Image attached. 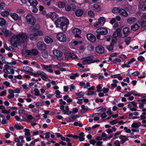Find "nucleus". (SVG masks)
I'll return each instance as SVG.
<instances>
[{
  "label": "nucleus",
  "instance_id": "46",
  "mask_svg": "<svg viewBox=\"0 0 146 146\" xmlns=\"http://www.w3.org/2000/svg\"><path fill=\"white\" fill-rule=\"evenodd\" d=\"M25 136H29L31 135V133L29 132L30 129H29L26 128L25 129Z\"/></svg>",
  "mask_w": 146,
  "mask_h": 146
},
{
  "label": "nucleus",
  "instance_id": "35",
  "mask_svg": "<svg viewBox=\"0 0 146 146\" xmlns=\"http://www.w3.org/2000/svg\"><path fill=\"white\" fill-rule=\"evenodd\" d=\"M98 21L103 26L106 22V20L104 17H101L99 19Z\"/></svg>",
  "mask_w": 146,
  "mask_h": 146
},
{
  "label": "nucleus",
  "instance_id": "37",
  "mask_svg": "<svg viewBox=\"0 0 146 146\" xmlns=\"http://www.w3.org/2000/svg\"><path fill=\"white\" fill-rule=\"evenodd\" d=\"M53 42L52 39L49 36L46 37V43L51 44Z\"/></svg>",
  "mask_w": 146,
  "mask_h": 146
},
{
  "label": "nucleus",
  "instance_id": "22",
  "mask_svg": "<svg viewBox=\"0 0 146 146\" xmlns=\"http://www.w3.org/2000/svg\"><path fill=\"white\" fill-rule=\"evenodd\" d=\"M2 32L6 36H10L11 35V33L7 29H3L2 30Z\"/></svg>",
  "mask_w": 146,
  "mask_h": 146
},
{
  "label": "nucleus",
  "instance_id": "38",
  "mask_svg": "<svg viewBox=\"0 0 146 146\" xmlns=\"http://www.w3.org/2000/svg\"><path fill=\"white\" fill-rule=\"evenodd\" d=\"M14 127L19 130L22 129L24 128V127L20 124V125H19L18 124H16L14 125Z\"/></svg>",
  "mask_w": 146,
  "mask_h": 146
},
{
  "label": "nucleus",
  "instance_id": "29",
  "mask_svg": "<svg viewBox=\"0 0 146 146\" xmlns=\"http://www.w3.org/2000/svg\"><path fill=\"white\" fill-rule=\"evenodd\" d=\"M141 125V123L139 122L137 123H133L131 125V127L133 128H137Z\"/></svg>",
  "mask_w": 146,
  "mask_h": 146
},
{
  "label": "nucleus",
  "instance_id": "2",
  "mask_svg": "<svg viewBox=\"0 0 146 146\" xmlns=\"http://www.w3.org/2000/svg\"><path fill=\"white\" fill-rule=\"evenodd\" d=\"M16 40L13 43L11 42L12 45L15 48L17 47L19 45H21L25 42L27 38L25 34L20 33L18 34L16 36Z\"/></svg>",
  "mask_w": 146,
  "mask_h": 146
},
{
  "label": "nucleus",
  "instance_id": "60",
  "mask_svg": "<svg viewBox=\"0 0 146 146\" xmlns=\"http://www.w3.org/2000/svg\"><path fill=\"white\" fill-rule=\"evenodd\" d=\"M38 9L36 6H33L32 8V11L33 13H36L38 11Z\"/></svg>",
  "mask_w": 146,
  "mask_h": 146
},
{
  "label": "nucleus",
  "instance_id": "53",
  "mask_svg": "<svg viewBox=\"0 0 146 146\" xmlns=\"http://www.w3.org/2000/svg\"><path fill=\"white\" fill-rule=\"evenodd\" d=\"M88 15L91 17H94V13L92 11H90L88 12Z\"/></svg>",
  "mask_w": 146,
  "mask_h": 146
},
{
  "label": "nucleus",
  "instance_id": "14",
  "mask_svg": "<svg viewBox=\"0 0 146 146\" xmlns=\"http://www.w3.org/2000/svg\"><path fill=\"white\" fill-rule=\"evenodd\" d=\"M119 138L121 139L120 142L121 144H123L129 140L127 137L125 135H121L119 136Z\"/></svg>",
  "mask_w": 146,
  "mask_h": 146
},
{
  "label": "nucleus",
  "instance_id": "18",
  "mask_svg": "<svg viewBox=\"0 0 146 146\" xmlns=\"http://www.w3.org/2000/svg\"><path fill=\"white\" fill-rule=\"evenodd\" d=\"M46 17H50L53 21L54 20L55 18H56V14L54 12L50 13V14L46 15Z\"/></svg>",
  "mask_w": 146,
  "mask_h": 146
},
{
  "label": "nucleus",
  "instance_id": "31",
  "mask_svg": "<svg viewBox=\"0 0 146 146\" xmlns=\"http://www.w3.org/2000/svg\"><path fill=\"white\" fill-rule=\"evenodd\" d=\"M6 22L5 20L3 18H0V26L3 27L6 23Z\"/></svg>",
  "mask_w": 146,
  "mask_h": 146
},
{
  "label": "nucleus",
  "instance_id": "58",
  "mask_svg": "<svg viewBox=\"0 0 146 146\" xmlns=\"http://www.w3.org/2000/svg\"><path fill=\"white\" fill-rule=\"evenodd\" d=\"M114 44L112 43L110 45L107 46V49L110 51L111 50H112L113 48V46Z\"/></svg>",
  "mask_w": 146,
  "mask_h": 146
},
{
  "label": "nucleus",
  "instance_id": "54",
  "mask_svg": "<svg viewBox=\"0 0 146 146\" xmlns=\"http://www.w3.org/2000/svg\"><path fill=\"white\" fill-rule=\"evenodd\" d=\"M73 43L74 45L76 46L78 44H80L82 43V40L78 41L76 40H75L73 42Z\"/></svg>",
  "mask_w": 146,
  "mask_h": 146
},
{
  "label": "nucleus",
  "instance_id": "39",
  "mask_svg": "<svg viewBox=\"0 0 146 146\" xmlns=\"http://www.w3.org/2000/svg\"><path fill=\"white\" fill-rule=\"evenodd\" d=\"M79 117V116L78 115H76L69 117V120L72 121L75 119L76 118H78Z\"/></svg>",
  "mask_w": 146,
  "mask_h": 146
},
{
  "label": "nucleus",
  "instance_id": "40",
  "mask_svg": "<svg viewBox=\"0 0 146 146\" xmlns=\"http://www.w3.org/2000/svg\"><path fill=\"white\" fill-rule=\"evenodd\" d=\"M139 8L140 9H141L143 11H146V5L145 4H140Z\"/></svg>",
  "mask_w": 146,
  "mask_h": 146
},
{
  "label": "nucleus",
  "instance_id": "1",
  "mask_svg": "<svg viewBox=\"0 0 146 146\" xmlns=\"http://www.w3.org/2000/svg\"><path fill=\"white\" fill-rule=\"evenodd\" d=\"M69 23L68 20L64 17L58 18L55 22L56 27L60 28L64 31L67 30L68 25Z\"/></svg>",
  "mask_w": 146,
  "mask_h": 146
},
{
  "label": "nucleus",
  "instance_id": "19",
  "mask_svg": "<svg viewBox=\"0 0 146 146\" xmlns=\"http://www.w3.org/2000/svg\"><path fill=\"white\" fill-rule=\"evenodd\" d=\"M119 13L121 16L125 17H126L129 15L127 12L123 9H120Z\"/></svg>",
  "mask_w": 146,
  "mask_h": 146
},
{
  "label": "nucleus",
  "instance_id": "17",
  "mask_svg": "<svg viewBox=\"0 0 146 146\" xmlns=\"http://www.w3.org/2000/svg\"><path fill=\"white\" fill-rule=\"evenodd\" d=\"M53 53L54 56L57 57H62V52L60 51L57 50H54Z\"/></svg>",
  "mask_w": 146,
  "mask_h": 146
},
{
  "label": "nucleus",
  "instance_id": "56",
  "mask_svg": "<svg viewBox=\"0 0 146 146\" xmlns=\"http://www.w3.org/2000/svg\"><path fill=\"white\" fill-rule=\"evenodd\" d=\"M131 130L132 131V132H131V135H133L134 132H137L138 133L139 132V130L138 129H136L134 128H132L131 129Z\"/></svg>",
  "mask_w": 146,
  "mask_h": 146
},
{
  "label": "nucleus",
  "instance_id": "57",
  "mask_svg": "<svg viewBox=\"0 0 146 146\" xmlns=\"http://www.w3.org/2000/svg\"><path fill=\"white\" fill-rule=\"evenodd\" d=\"M79 109L78 108H74L72 109V115H74L76 113Z\"/></svg>",
  "mask_w": 146,
  "mask_h": 146
},
{
  "label": "nucleus",
  "instance_id": "48",
  "mask_svg": "<svg viewBox=\"0 0 146 146\" xmlns=\"http://www.w3.org/2000/svg\"><path fill=\"white\" fill-rule=\"evenodd\" d=\"M131 38L130 37H128L125 40L126 44L128 45L129 44V43L131 41Z\"/></svg>",
  "mask_w": 146,
  "mask_h": 146
},
{
  "label": "nucleus",
  "instance_id": "32",
  "mask_svg": "<svg viewBox=\"0 0 146 146\" xmlns=\"http://www.w3.org/2000/svg\"><path fill=\"white\" fill-rule=\"evenodd\" d=\"M84 133L83 132H82L79 134V136L78 138H79V140L80 141H83L84 140Z\"/></svg>",
  "mask_w": 146,
  "mask_h": 146
},
{
  "label": "nucleus",
  "instance_id": "55",
  "mask_svg": "<svg viewBox=\"0 0 146 146\" xmlns=\"http://www.w3.org/2000/svg\"><path fill=\"white\" fill-rule=\"evenodd\" d=\"M25 69L26 70H27V74H28L27 73H30V72H30V71L31 72H33V70L32 68H30L28 66H27L26 67Z\"/></svg>",
  "mask_w": 146,
  "mask_h": 146
},
{
  "label": "nucleus",
  "instance_id": "62",
  "mask_svg": "<svg viewBox=\"0 0 146 146\" xmlns=\"http://www.w3.org/2000/svg\"><path fill=\"white\" fill-rule=\"evenodd\" d=\"M17 12L18 13H19L21 14H23L25 13V11L23 9H18L17 10Z\"/></svg>",
  "mask_w": 146,
  "mask_h": 146
},
{
  "label": "nucleus",
  "instance_id": "45",
  "mask_svg": "<svg viewBox=\"0 0 146 146\" xmlns=\"http://www.w3.org/2000/svg\"><path fill=\"white\" fill-rule=\"evenodd\" d=\"M124 7L128 11H130L132 9L131 6L128 4L125 5Z\"/></svg>",
  "mask_w": 146,
  "mask_h": 146
},
{
  "label": "nucleus",
  "instance_id": "49",
  "mask_svg": "<svg viewBox=\"0 0 146 146\" xmlns=\"http://www.w3.org/2000/svg\"><path fill=\"white\" fill-rule=\"evenodd\" d=\"M102 26L101 24L98 21V22H96L94 24V26L96 28H98Z\"/></svg>",
  "mask_w": 146,
  "mask_h": 146
},
{
  "label": "nucleus",
  "instance_id": "30",
  "mask_svg": "<svg viewBox=\"0 0 146 146\" xmlns=\"http://www.w3.org/2000/svg\"><path fill=\"white\" fill-rule=\"evenodd\" d=\"M120 9L119 7H115L112 9V12L114 14H118L120 12Z\"/></svg>",
  "mask_w": 146,
  "mask_h": 146
},
{
  "label": "nucleus",
  "instance_id": "8",
  "mask_svg": "<svg viewBox=\"0 0 146 146\" xmlns=\"http://www.w3.org/2000/svg\"><path fill=\"white\" fill-rule=\"evenodd\" d=\"M87 39L91 42H94L96 40L95 36L91 33H88L86 35Z\"/></svg>",
  "mask_w": 146,
  "mask_h": 146
},
{
  "label": "nucleus",
  "instance_id": "36",
  "mask_svg": "<svg viewBox=\"0 0 146 146\" xmlns=\"http://www.w3.org/2000/svg\"><path fill=\"white\" fill-rule=\"evenodd\" d=\"M55 93L56 94V97L57 98H62V96L60 95L61 93L59 90H56Z\"/></svg>",
  "mask_w": 146,
  "mask_h": 146
},
{
  "label": "nucleus",
  "instance_id": "26",
  "mask_svg": "<svg viewBox=\"0 0 146 146\" xmlns=\"http://www.w3.org/2000/svg\"><path fill=\"white\" fill-rule=\"evenodd\" d=\"M116 128L114 126L112 127L111 128H109L106 130V131L108 133H111L113 131L115 132L116 130Z\"/></svg>",
  "mask_w": 146,
  "mask_h": 146
},
{
  "label": "nucleus",
  "instance_id": "20",
  "mask_svg": "<svg viewBox=\"0 0 146 146\" xmlns=\"http://www.w3.org/2000/svg\"><path fill=\"white\" fill-rule=\"evenodd\" d=\"M14 91H13L11 88L9 89L8 91L9 93L10 94V95H8L7 98L9 99H11L12 98H14Z\"/></svg>",
  "mask_w": 146,
  "mask_h": 146
},
{
  "label": "nucleus",
  "instance_id": "21",
  "mask_svg": "<svg viewBox=\"0 0 146 146\" xmlns=\"http://www.w3.org/2000/svg\"><path fill=\"white\" fill-rule=\"evenodd\" d=\"M121 31L120 29H117L116 31L113 33V37L114 38H117L118 37L120 34Z\"/></svg>",
  "mask_w": 146,
  "mask_h": 146
},
{
  "label": "nucleus",
  "instance_id": "64",
  "mask_svg": "<svg viewBox=\"0 0 146 146\" xmlns=\"http://www.w3.org/2000/svg\"><path fill=\"white\" fill-rule=\"evenodd\" d=\"M114 145L115 146H120V143L119 141L117 140H115L114 142Z\"/></svg>",
  "mask_w": 146,
  "mask_h": 146
},
{
  "label": "nucleus",
  "instance_id": "25",
  "mask_svg": "<svg viewBox=\"0 0 146 146\" xmlns=\"http://www.w3.org/2000/svg\"><path fill=\"white\" fill-rule=\"evenodd\" d=\"M83 12L84 11L82 9H79L76 11L75 15L78 17H80L82 15Z\"/></svg>",
  "mask_w": 146,
  "mask_h": 146
},
{
  "label": "nucleus",
  "instance_id": "52",
  "mask_svg": "<svg viewBox=\"0 0 146 146\" xmlns=\"http://www.w3.org/2000/svg\"><path fill=\"white\" fill-rule=\"evenodd\" d=\"M131 92V95L133 94L134 96H141V95L140 94L136 93V92L134 91H132Z\"/></svg>",
  "mask_w": 146,
  "mask_h": 146
},
{
  "label": "nucleus",
  "instance_id": "50",
  "mask_svg": "<svg viewBox=\"0 0 146 146\" xmlns=\"http://www.w3.org/2000/svg\"><path fill=\"white\" fill-rule=\"evenodd\" d=\"M79 76L78 73H76L75 74H73L70 76V78L71 79L74 80L76 77H77Z\"/></svg>",
  "mask_w": 146,
  "mask_h": 146
},
{
  "label": "nucleus",
  "instance_id": "24",
  "mask_svg": "<svg viewBox=\"0 0 146 146\" xmlns=\"http://www.w3.org/2000/svg\"><path fill=\"white\" fill-rule=\"evenodd\" d=\"M30 5L33 6H36L38 3L36 0H28Z\"/></svg>",
  "mask_w": 146,
  "mask_h": 146
},
{
  "label": "nucleus",
  "instance_id": "7",
  "mask_svg": "<svg viewBox=\"0 0 146 146\" xmlns=\"http://www.w3.org/2000/svg\"><path fill=\"white\" fill-rule=\"evenodd\" d=\"M37 47L40 50L45 51L46 50V44L42 42L39 41L37 44Z\"/></svg>",
  "mask_w": 146,
  "mask_h": 146
},
{
  "label": "nucleus",
  "instance_id": "42",
  "mask_svg": "<svg viewBox=\"0 0 146 146\" xmlns=\"http://www.w3.org/2000/svg\"><path fill=\"white\" fill-rule=\"evenodd\" d=\"M22 52L23 54L25 55L26 54L27 55H30V50H22Z\"/></svg>",
  "mask_w": 146,
  "mask_h": 146
},
{
  "label": "nucleus",
  "instance_id": "6",
  "mask_svg": "<svg viewBox=\"0 0 146 146\" xmlns=\"http://www.w3.org/2000/svg\"><path fill=\"white\" fill-rule=\"evenodd\" d=\"M96 32L98 34L104 35L108 33V30L105 28L101 27L98 29L96 31Z\"/></svg>",
  "mask_w": 146,
  "mask_h": 146
},
{
  "label": "nucleus",
  "instance_id": "33",
  "mask_svg": "<svg viewBox=\"0 0 146 146\" xmlns=\"http://www.w3.org/2000/svg\"><path fill=\"white\" fill-rule=\"evenodd\" d=\"M139 26L138 24H135L132 26L131 29L133 31H135L139 29Z\"/></svg>",
  "mask_w": 146,
  "mask_h": 146
},
{
  "label": "nucleus",
  "instance_id": "23",
  "mask_svg": "<svg viewBox=\"0 0 146 146\" xmlns=\"http://www.w3.org/2000/svg\"><path fill=\"white\" fill-rule=\"evenodd\" d=\"M30 55H33L34 56L38 54L37 50L35 48L30 50Z\"/></svg>",
  "mask_w": 146,
  "mask_h": 146
},
{
  "label": "nucleus",
  "instance_id": "3",
  "mask_svg": "<svg viewBox=\"0 0 146 146\" xmlns=\"http://www.w3.org/2000/svg\"><path fill=\"white\" fill-rule=\"evenodd\" d=\"M26 19L28 24L32 25H34L36 22L35 19L30 14H28L26 15Z\"/></svg>",
  "mask_w": 146,
  "mask_h": 146
},
{
  "label": "nucleus",
  "instance_id": "9",
  "mask_svg": "<svg viewBox=\"0 0 146 146\" xmlns=\"http://www.w3.org/2000/svg\"><path fill=\"white\" fill-rule=\"evenodd\" d=\"M130 32V29L128 27H125L124 28L123 30V35L121 34V37L124 38L127 36L128 33Z\"/></svg>",
  "mask_w": 146,
  "mask_h": 146
},
{
  "label": "nucleus",
  "instance_id": "12",
  "mask_svg": "<svg viewBox=\"0 0 146 146\" xmlns=\"http://www.w3.org/2000/svg\"><path fill=\"white\" fill-rule=\"evenodd\" d=\"M38 35H39L36 33L34 32V33L30 34L29 35V37L30 40L35 41L37 39Z\"/></svg>",
  "mask_w": 146,
  "mask_h": 146
},
{
  "label": "nucleus",
  "instance_id": "15",
  "mask_svg": "<svg viewBox=\"0 0 146 146\" xmlns=\"http://www.w3.org/2000/svg\"><path fill=\"white\" fill-rule=\"evenodd\" d=\"M11 17L15 21H20L21 19V16H19L18 15L15 13L11 14Z\"/></svg>",
  "mask_w": 146,
  "mask_h": 146
},
{
  "label": "nucleus",
  "instance_id": "28",
  "mask_svg": "<svg viewBox=\"0 0 146 146\" xmlns=\"http://www.w3.org/2000/svg\"><path fill=\"white\" fill-rule=\"evenodd\" d=\"M66 3L65 2L60 1L58 3V6L60 8H64L65 6Z\"/></svg>",
  "mask_w": 146,
  "mask_h": 146
},
{
  "label": "nucleus",
  "instance_id": "13",
  "mask_svg": "<svg viewBox=\"0 0 146 146\" xmlns=\"http://www.w3.org/2000/svg\"><path fill=\"white\" fill-rule=\"evenodd\" d=\"M92 9L95 11L99 12L101 11V8L100 6L97 4H95L92 7Z\"/></svg>",
  "mask_w": 146,
  "mask_h": 146
},
{
  "label": "nucleus",
  "instance_id": "10",
  "mask_svg": "<svg viewBox=\"0 0 146 146\" xmlns=\"http://www.w3.org/2000/svg\"><path fill=\"white\" fill-rule=\"evenodd\" d=\"M83 65H86L91 63V61H92V58L91 57H88L81 59Z\"/></svg>",
  "mask_w": 146,
  "mask_h": 146
},
{
  "label": "nucleus",
  "instance_id": "5",
  "mask_svg": "<svg viewBox=\"0 0 146 146\" xmlns=\"http://www.w3.org/2000/svg\"><path fill=\"white\" fill-rule=\"evenodd\" d=\"M40 26L38 24H36L32 28V29L34 32L36 33L39 35H43L42 32L39 31Z\"/></svg>",
  "mask_w": 146,
  "mask_h": 146
},
{
  "label": "nucleus",
  "instance_id": "51",
  "mask_svg": "<svg viewBox=\"0 0 146 146\" xmlns=\"http://www.w3.org/2000/svg\"><path fill=\"white\" fill-rule=\"evenodd\" d=\"M124 130H125V132L127 133H130L131 135V130L130 129H128L127 127H125L124 128Z\"/></svg>",
  "mask_w": 146,
  "mask_h": 146
},
{
  "label": "nucleus",
  "instance_id": "41",
  "mask_svg": "<svg viewBox=\"0 0 146 146\" xmlns=\"http://www.w3.org/2000/svg\"><path fill=\"white\" fill-rule=\"evenodd\" d=\"M9 13L8 11H3L1 12V15L3 17H7L9 15Z\"/></svg>",
  "mask_w": 146,
  "mask_h": 146
},
{
  "label": "nucleus",
  "instance_id": "43",
  "mask_svg": "<svg viewBox=\"0 0 146 146\" xmlns=\"http://www.w3.org/2000/svg\"><path fill=\"white\" fill-rule=\"evenodd\" d=\"M52 66V64L50 65L49 66H46V70L50 73H52L53 70L50 69V68Z\"/></svg>",
  "mask_w": 146,
  "mask_h": 146
},
{
  "label": "nucleus",
  "instance_id": "11",
  "mask_svg": "<svg viewBox=\"0 0 146 146\" xmlns=\"http://www.w3.org/2000/svg\"><path fill=\"white\" fill-rule=\"evenodd\" d=\"M72 32L75 35V38L81 37V36L79 35L82 32V31L80 30L77 28H75L73 29Z\"/></svg>",
  "mask_w": 146,
  "mask_h": 146
},
{
  "label": "nucleus",
  "instance_id": "27",
  "mask_svg": "<svg viewBox=\"0 0 146 146\" xmlns=\"http://www.w3.org/2000/svg\"><path fill=\"white\" fill-rule=\"evenodd\" d=\"M136 21L135 18L134 17H130L127 19V22L129 23L132 24Z\"/></svg>",
  "mask_w": 146,
  "mask_h": 146
},
{
  "label": "nucleus",
  "instance_id": "16",
  "mask_svg": "<svg viewBox=\"0 0 146 146\" xmlns=\"http://www.w3.org/2000/svg\"><path fill=\"white\" fill-rule=\"evenodd\" d=\"M96 51L98 53L102 54L104 51V48L101 46H98L96 47Z\"/></svg>",
  "mask_w": 146,
  "mask_h": 146
},
{
  "label": "nucleus",
  "instance_id": "34",
  "mask_svg": "<svg viewBox=\"0 0 146 146\" xmlns=\"http://www.w3.org/2000/svg\"><path fill=\"white\" fill-rule=\"evenodd\" d=\"M69 58H72L77 59L78 58L77 56L74 52H70L68 54Z\"/></svg>",
  "mask_w": 146,
  "mask_h": 146
},
{
  "label": "nucleus",
  "instance_id": "61",
  "mask_svg": "<svg viewBox=\"0 0 146 146\" xmlns=\"http://www.w3.org/2000/svg\"><path fill=\"white\" fill-rule=\"evenodd\" d=\"M34 91L35 92V95L36 96H38L40 94L39 93V91L38 88H35L34 90Z\"/></svg>",
  "mask_w": 146,
  "mask_h": 146
},
{
  "label": "nucleus",
  "instance_id": "44",
  "mask_svg": "<svg viewBox=\"0 0 146 146\" xmlns=\"http://www.w3.org/2000/svg\"><path fill=\"white\" fill-rule=\"evenodd\" d=\"M53 66L54 67L56 68H59L62 66H65V64L62 63H59L57 65H53Z\"/></svg>",
  "mask_w": 146,
  "mask_h": 146
},
{
  "label": "nucleus",
  "instance_id": "63",
  "mask_svg": "<svg viewBox=\"0 0 146 146\" xmlns=\"http://www.w3.org/2000/svg\"><path fill=\"white\" fill-rule=\"evenodd\" d=\"M118 122V121L116 119H114L110 122V123L112 125H113Z\"/></svg>",
  "mask_w": 146,
  "mask_h": 146
},
{
  "label": "nucleus",
  "instance_id": "4",
  "mask_svg": "<svg viewBox=\"0 0 146 146\" xmlns=\"http://www.w3.org/2000/svg\"><path fill=\"white\" fill-rule=\"evenodd\" d=\"M56 37L58 40L61 42H65L67 38L66 36L62 33H60L57 34Z\"/></svg>",
  "mask_w": 146,
  "mask_h": 146
},
{
  "label": "nucleus",
  "instance_id": "59",
  "mask_svg": "<svg viewBox=\"0 0 146 146\" xmlns=\"http://www.w3.org/2000/svg\"><path fill=\"white\" fill-rule=\"evenodd\" d=\"M146 112H143L142 113V114L140 116V117L141 119H144L146 118Z\"/></svg>",
  "mask_w": 146,
  "mask_h": 146
},
{
  "label": "nucleus",
  "instance_id": "47",
  "mask_svg": "<svg viewBox=\"0 0 146 146\" xmlns=\"http://www.w3.org/2000/svg\"><path fill=\"white\" fill-rule=\"evenodd\" d=\"M76 99L78 100L77 102L78 104H81L83 102L82 100L84 99V98L83 97H78Z\"/></svg>",
  "mask_w": 146,
  "mask_h": 146
}]
</instances>
